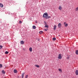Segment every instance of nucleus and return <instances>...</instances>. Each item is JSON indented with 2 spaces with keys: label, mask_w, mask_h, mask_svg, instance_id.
<instances>
[{
  "label": "nucleus",
  "mask_w": 78,
  "mask_h": 78,
  "mask_svg": "<svg viewBox=\"0 0 78 78\" xmlns=\"http://www.w3.org/2000/svg\"><path fill=\"white\" fill-rule=\"evenodd\" d=\"M43 17H45L46 19H49V18H50L51 17V16H48V13H45L43 14Z\"/></svg>",
  "instance_id": "nucleus-1"
},
{
  "label": "nucleus",
  "mask_w": 78,
  "mask_h": 78,
  "mask_svg": "<svg viewBox=\"0 0 78 78\" xmlns=\"http://www.w3.org/2000/svg\"><path fill=\"white\" fill-rule=\"evenodd\" d=\"M64 25H65V27H67L68 26V24L66 23V22H64Z\"/></svg>",
  "instance_id": "nucleus-2"
},
{
  "label": "nucleus",
  "mask_w": 78,
  "mask_h": 78,
  "mask_svg": "<svg viewBox=\"0 0 78 78\" xmlns=\"http://www.w3.org/2000/svg\"><path fill=\"white\" fill-rule=\"evenodd\" d=\"M58 59H61V54H59L58 57Z\"/></svg>",
  "instance_id": "nucleus-3"
},
{
  "label": "nucleus",
  "mask_w": 78,
  "mask_h": 78,
  "mask_svg": "<svg viewBox=\"0 0 78 78\" xmlns=\"http://www.w3.org/2000/svg\"><path fill=\"white\" fill-rule=\"evenodd\" d=\"M58 27L59 28H61V23H59L58 25Z\"/></svg>",
  "instance_id": "nucleus-4"
},
{
  "label": "nucleus",
  "mask_w": 78,
  "mask_h": 78,
  "mask_svg": "<svg viewBox=\"0 0 78 78\" xmlns=\"http://www.w3.org/2000/svg\"><path fill=\"white\" fill-rule=\"evenodd\" d=\"M29 51H30V52H31V51H32L33 50L32 48H31V47L30 48H29Z\"/></svg>",
  "instance_id": "nucleus-5"
},
{
  "label": "nucleus",
  "mask_w": 78,
  "mask_h": 78,
  "mask_svg": "<svg viewBox=\"0 0 78 78\" xmlns=\"http://www.w3.org/2000/svg\"><path fill=\"white\" fill-rule=\"evenodd\" d=\"M75 73H76V75H78V70H76V72H75Z\"/></svg>",
  "instance_id": "nucleus-6"
},
{
  "label": "nucleus",
  "mask_w": 78,
  "mask_h": 78,
  "mask_svg": "<svg viewBox=\"0 0 78 78\" xmlns=\"http://www.w3.org/2000/svg\"><path fill=\"white\" fill-rule=\"evenodd\" d=\"M21 44H24V41H20Z\"/></svg>",
  "instance_id": "nucleus-7"
},
{
  "label": "nucleus",
  "mask_w": 78,
  "mask_h": 78,
  "mask_svg": "<svg viewBox=\"0 0 78 78\" xmlns=\"http://www.w3.org/2000/svg\"><path fill=\"white\" fill-rule=\"evenodd\" d=\"M56 29V26L54 25V30H55Z\"/></svg>",
  "instance_id": "nucleus-8"
},
{
  "label": "nucleus",
  "mask_w": 78,
  "mask_h": 78,
  "mask_svg": "<svg viewBox=\"0 0 78 78\" xmlns=\"http://www.w3.org/2000/svg\"><path fill=\"white\" fill-rule=\"evenodd\" d=\"M58 9L59 10H61L62 9V7L61 6H60L58 7Z\"/></svg>",
  "instance_id": "nucleus-9"
},
{
  "label": "nucleus",
  "mask_w": 78,
  "mask_h": 78,
  "mask_svg": "<svg viewBox=\"0 0 78 78\" xmlns=\"http://www.w3.org/2000/svg\"><path fill=\"white\" fill-rule=\"evenodd\" d=\"M14 72L15 73H17V70H16V69H14Z\"/></svg>",
  "instance_id": "nucleus-10"
},
{
  "label": "nucleus",
  "mask_w": 78,
  "mask_h": 78,
  "mask_svg": "<svg viewBox=\"0 0 78 78\" xmlns=\"http://www.w3.org/2000/svg\"><path fill=\"white\" fill-rule=\"evenodd\" d=\"M34 66L35 67H37L38 68H39L40 67L39 66L37 65H35Z\"/></svg>",
  "instance_id": "nucleus-11"
},
{
  "label": "nucleus",
  "mask_w": 78,
  "mask_h": 78,
  "mask_svg": "<svg viewBox=\"0 0 78 78\" xmlns=\"http://www.w3.org/2000/svg\"><path fill=\"white\" fill-rule=\"evenodd\" d=\"M24 75H25V73H23L22 74V78H23Z\"/></svg>",
  "instance_id": "nucleus-12"
},
{
  "label": "nucleus",
  "mask_w": 78,
  "mask_h": 78,
  "mask_svg": "<svg viewBox=\"0 0 78 78\" xmlns=\"http://www.w3.org/2000/svg\"><path fill=\"white\" fill-rule=\"evenodd\" d=\"M0 6L2 8H3V5L2 4L0 3Z\"/></svg>",
  "instance_id": "nucleus-13"
},
{
  "label": "nucleus",
  "mask_w": 78,
  "mask_h": 78,
  "mask_svg": "<svg viewBox=\"0 0 78 78\" xmlns=\"http://www.w3.org/2000/svg\"><path fill=\"white\" fill-rule=\"evenodd\" d=\"M76 55H78V50L76 51Z\"/></svg>",
  "instance_id": "nucleus-14"
},
{
  "label": "nucleus",
  "mask_w": 78,
  "mask_h": 78,
  "mask_svg": "<svg viewBox=\"0 0 78 78\" xmlns=\"http://www.w3.org/2000/svg\"><path fill=\"white\" fill-rule=\"evenodd\" d=\"M58 70L59 71V72H60V73H62V69H59Z\"/></svg>",
  "instance_id": "nucleus-15"
},
{
  "label": "nucleus",
  "mask_w": 78,
  "mask_h": 78,
  "mask_svg": "<svg viewBox=\"0 0 78 78\" xmlns=\"http://www.w3.org/2000/svg\"><path fill=\"white\" fill-rule=\"evenodd\" d=\"M45 28H48V25H45V26H44Z\"/></svg>",
  "instance_id": "nucleus-16"
},
{
  "label": "nucleus",
  "mask_w": 78,
  "mask_h": 78,
  "mask_svg": "<svg viewBox=\"0 0 78 78\" xmlns=\"http://www.w3.org/2000/svg\"><path fill=\"white\" fill-rule=\"evenodd\" d=\"M75 11L76 12L78 11V7H77Z\"/></svg>",
  "instance_id": "nucleus-17"
},
{
  "label": "nucleus",
  "mask_w": 78,
  "mask_h": 78,
  "mask_svg": "<svg viewBox=\"0 0 78 78\" xmlns=\"http://www.w3.org/2000/svg\"><path fill=\"white\" fill-rule=\"evenodd\" d=\"M5 53L6 54H8V53H9V52H8V51H6L5 52Z\"/></svg>",
  "instance_id": "nucleus-18"
},
{
  "label": "nucleus",
  "mask_w": 78,
  "mask_h": 78,
  "mask_svg": "<svg viewBox=\"0 0 78 78\" xmlns=\"http://www.w3.org/2000/svg\"><path fill=\"white\" fill-rule=\"evenodd\" d=\"M2 73H3L4 74H5V71L4 70H2Z\"/></svg>",
  "instance_id": "nucleus-19"
},
{
  "label": "nucleus",
  "mask_w": 78,
  "mask_h": 78,
  "mask_svg": "<svg viewBox=\"0 0 78 78\" xmlns=\"http://www.w3.org/2000/svg\"><path fill=\"white\" fill-rule=\"evenodd\" d=\"M33 29H35L36 28V26H33Z\"/></svg>",
  "instance_id": "nucleus-20"
},
{
  "label": "nucleus",
  "mask_w": 78,
  "mask_h": 78,
  "mask_svg": "<svg viewBox=\"0 0 78 78\" xmlns=\"http://www.w3.org/2000/svg\"><path fill=\"white\" fill-rule=\"evenodd\" d=\"M52 39H53V41H55V40H56V38H52Z\"/></svg>",
  "instance_id": "nucleus-21"
},
{
  "label": "nucleus",
  "mask_w": 78,
  "mask_h": 78,
  "mask_svg": "<svg viewBox=\"0 0 78 78\" xmlns=\"http://www.w3.org/2000/svg\"><path fill=\"white\" fill-rule=\"evenodd\" d=\"M3 48V46L0 45V49H1V48Z\"/></svg>",
  "instance_id": "nucleus-22"
},
{
  "label": "nucleus",
  "mask_w": 78,
  "mask_h": 78,
  "mask_svg": "<svg viewBox=\"0 0 78 78\" xmlns=\"http://www.w3.org/2000/svg\"><path fill=\"white\" fill-rule=\"evenodd\" d=\"M2 65L0 64V68H2Z\"/></svg>",
  "instance_id": "nucleus-23"
},
{
  "label": "nucleus",
  "mask_w": 78,
  "mask_h": 78,
  "mask_svg": "<svg viewBox=\"0 0 78 78\" xmlns=\"http://www.w3.org/2000/svg\"><path fill=\"white\" fill-rule=\"evenodd\" d=\"M42 33H43V32H42V31H40L39 32V33H40V34H42Z\"/></svg>",
  "instance_id": "nucleus-24"
},
{
  "label": "nucleus",
  "mask_w": 78,
  "mask_h": 78,
  "mask_svg": "<svg viewBox=\"0 0 78 78\" xmlns=\"http://www.w3.org/2000/svg\"><path fill=\"white\" fill-rule=\"evenodd\" d=\"M19 23H22V22L21 21H20Z\"/></svg>",
  "instance_id": "nucleus-25"
},
{
  "label": "nucleus",
  "mask_w": 78,
  "mask_h": 78,
  "mask_svg": "<svg viewBox=\"0 0 78 78\" xmlns=\"http://www.w3.org/2000/svg\"><path fill=\"white\" fill-rule=\"evenodd\" d=\"M28 75H27L26 76V77L25 78H28Z\"/></svg>",
  "instance_id": "nucleus-26"
},
{
  "label": "nucleus",
  "mask_w": 78,
  "mask_h": 78,
  "mask_svg": "<svg viewBox=\"0 0 78 78\" xmlns=\"http://www.w3.org/2000/svg\"><path fill=\"white\" fill-rule=\"evenodd\" d=\"M44 25H47V23H46V22H44Z\"/></svg>",
  "instance_id": "nucleus-27"
},
{
  "label": "nucleus",
  "mask_w": 78,
  "mask_h": 78,
  "mask_svg": "<svg viewBox=\"0 0 78 78\" xmlns=\"http://www.w3.org/2000/svg\"><path fill=\"white\" fill-rule=\"evenodd\" d=\"M44 30L45 31H47V29H45Z\"/></svg>",
  "instance_id": "nucleus-28"
},
{
  "label": "nucleus",
  "mask_w": 78,
  "mask_h": 78,
  "mask_svg": "<svg viewBox=\"0 0 78 78\" xmlns=\"http://www.w3.org/2000/svg\"><path fill=\"white\" fill-rule=\"evenodd\" d=\"M35 23H37V21H35Z\"/></svg>",
  "instance_id": "nucleus-29"
}]
</instances>
